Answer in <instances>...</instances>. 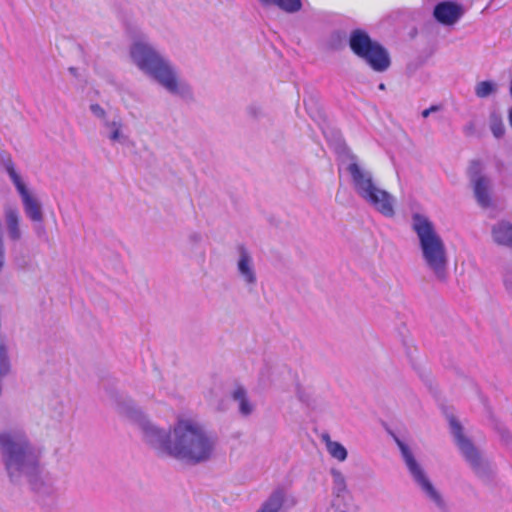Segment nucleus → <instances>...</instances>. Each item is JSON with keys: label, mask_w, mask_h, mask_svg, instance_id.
<instances>
[{"label": "nucleus", "mask_w": 512, "mask_h": 512, "mask_svg": "<svg viewBox=\"0 0 512 512\" xmlns=\"http://www.w3.org/2000/svg\"><path fill=\"white\" fill-rule=\"evenodd\" d=\"M147 434L159 441L160 454L166 453L179 460L199 463L207 460L213 451V440L192 419L178 418L172 438L155 427H149Z\"/></svg>", "instance_id": "obj_1"}, {"label": "nucleus", "mask_w": 512, "mask_h": 512, "mask_svg": "<svg viewBox=\"0 0 512 512\" xmlns=\"http://www.w3.org/2000/svg\"><path fill=\"white\" fill-rule=\"evenodd\" d=\"M131 56L141 70L152 75L168 91L178 92L179 81L174 69L151 46L137 42L131 49Z\"/></svg>", "instance_id": "obj_2"}, {"label": "nucleus", "mask_w": 512, "mask_h": 512, "mask_svg": "<svg viewBox=\"0 0 512 512\" xmlns=\"http://www.w3.org/2000/svg\"><path fill=\"white\" fill-rule=\"evenodd\" d=\"M413 230L419 238L427 265L436 274L441 275L446 267V251L444 243L435 232L433 224L427 217L415 214L413 216Z\"/></svg>", "instance_id": "obj_3"}, {"label": "nucleus", "mask_w": 512, "mask_h": 512, "mask_svg": "<svg viewBox=\"0 0 512 512\" xmlns=\"http://www.w3.org/2000/svg\"><path fill=\"white\" fill-rule=\"evenodd\" d=\"M347 170L352 177L357 193L362 198L372 204L382 214L386 216L394 214L391 196L374 184L369 173L363 171L355 162L349 164Z\"/></svg>", "instance_id": "obj_4"}, {"label": "nucleus", "mask_w": 512, "mask_h": 512, "mask_svg": "<svg viewBox=\"0 0 512 512\" xmlns=\"http://www.w3.org/2000/svg\"><path fill=\"white\" fill-rule=\"evenodd\" d=\"M349 46L374 71L384 72L390 67L391 60L387 50L377 41H373L364 30L355 29L351 32Z\"/></svg>", "instance_id": "obj_5"}, {"label": "nucleus", "mask_w": 512, "mask_h": 512, "mask_svg": "<svg viewBox=\"0 0 512 512\" xmlns=\"http://www.w3.org/2000/svg\"><path fill=\"white\" fill-rule=\"evenodd\" d=\"M6 170L22 197L27 216L34 222L42 221L43 215L41 207L37 200L34 199L26 189L25 184L22 182L20 176L15 171L14 164L10 157H8L6 162Z\"/></svg>", "instance_id": "obj_6"}, {"label": "nucleus", "mask_w": 512, "mask_h": 512, "mask_svg": "<svg viewBox=\"0 0 512 512\" xmlns=\"http://www.w3.org/2000/svg\"><path fill=\"white\" fill-rule=\"evenodd\" d=\"M0 445L7 454L6 468L10 475L13 470H20L24 464L28 445L26 442H16L9 434L0 435Z\"/></svg>", "instance_id": "obj_7"}, {"label": "nucleus", "mask_w": 512, "mask_h": 512, "mask_svg": "<svg viewBox=\"0 0 512 512\" xmlns=\"http://www.w3.org/2000/svg\"><path fill=\"white\" fill-rule=\"evenodd\" d=\"M399 446L405 459L406 465L408 466V469L413 475L414 479L418 482L422 489L430 496L431 499H433L436 503L441 504V495L436 491V489L433 487L429 479L426 477V475L416 462L410 450L402 443H399Z\"/></svg>", "instance_id": "obj_8"}, {"label": "nucleus", "mask_w": 512, "mask_h": 512, "mask_svg": "<svg viewBox=\"0 0 512 512\" xmlns=\"http://www.w3.org/2000/svg\"><path fill=\"white\" fill-rule=\"evenodd\" d=\"M453 433L456 437L457 445L466 460L475 468L481 464V456L473 443L463 435L462 426L454 418L450 421Z\"/></svg>", "instance_id": "obj_9"}, {"label": "nucleus", "mask_w": 512, "mask_h": 512, "mask_svg": "<svg viewBox=\"0 0 512 512\" xmlns=\"http://www.w3.org/2000/svg\"><path fill=\"white\" fill-rule=\"evenodd\" d=\"M462 14V6L452 1L438 3L433 11L434 18L444 25H453L460 19Z\"/></svg>", "instance_id": "obj_10"}, {"label": "nucleus", "mask_w": 512, "mask_h": 512, "mask_svg": "<svg viewBox=\"0 0 512 512\" xmlns=\"http://www.w3.org/2000/svg\"><path fill=\"white\" fill-rule=\"evenodd\" d=\"M493 240L501 246L512 248V224L501 221L492 228Z\"/></svg>", "instance_id": "obj_11"}, {"label": "nucleus", "mask_w": 512, "mask_h": 512, "mask_svg": "<svg viewBox=\"0 0 512 512\" xmlns=\"http://www.w3.org/2000/svg\"><path fill=\"white\" fill-rule=\"evenodd\" d=\"M5 222L9 238L17 241L21 238L20 215L15 207L5 209Z\"/></svg>", "instance_id": "obj_12"}, {"label": "nucleus", "mask_w": 512, "mask_h": 512, "mask_svg": "<svg viewBox=\"0 0 512 512\" xmlns=\"http://www.w3.org/2000/svg\"><path fill=\"white\" fill-rule=\"evenodd\" d=\"M474 194L478 203L482 207L491 205V197L489 193V181L484 176H479L474 181Z\"/></svg>", "instance_id": "obj_13"}, {"label": "nucleus", "mask_w": 512, "mask_h": 512, "mask_svg": "<svg viewBox=\"0 0 512 512\" xmlns=\"http://www.w3.org/2000/svg\"><path fill=\"white\" fill-rule=\"evenodd\" d=\"M322 441L325 443L329 454L338 461H344L347 458V450L339 442L332 441L329 434L324 433L321 436Z\"/></svg>", "instance_id": "obj_14"}, {"label": "nucleus", "mask_w": 512, "mask_h": 512, "mask_svg": "<svg viewBox=\"0 0 512 512\" xmlns=\"http://www.w3.org/2000/svg\"><path fill=\"white\" fill-rule=\"evenodd\" d=\"M239 250H240V259L238 262L239 271L245 277V279L248 283H253V282H255V275L250 266L251 258L243 246H241Z\"/></svg>", "instance_id": "obj_15"}, {"label": "nucleus", "mask_w": 512, "mask_h": 512, "mask_svg": "<svg viewBox=\"0 0 512 512\" xmlns=\"http://www.w3.org/2000/svg\"><path fill=\"white\" fill-rule=\"evenodd\" d=\"M285 494L283 490L277 489L262 505L259 512H278L284 503Z\"/></svg>", "instance_id": "obj_16"}, {"label": "nucleus", "mask_w": 512, "mask_h": 512, "mask_svg": "<svg viewBox=\"0 0 512 512\" xmlns=\"http://www.w3.org/2000/svg\"><path fill=\"white\" fill-rule=\"evenodd\" d=\"M263 5H276L287 13H295L301 10V0H259Z\"/></svg>", "instance_id": "obj_17"}, {"label": "nucleus", "mask_w": 512, "mask_h": 512, "mask_svg": "<svg viewBox=\"0 0 512 512\" xmlns=\"http://www.w3.org/2000/svg\"><path fill=\"white\" fill-rule=\"evenodd\" d=\"M234 398L240 402V410L244 415H248L252 407L250 406L247 398H246V391L239 387L234 391Z\"/></svg>", "instance_id": "obj_18"}, {"label": "nucleus", "mask_w": 512, "mask_h": 512, "mask_svg": "<svg viewBox=\"0 0 512 512\" xmlns=\"http://www.w3.org/2000/svg\"><path fill=\"white\" fill-rule=\"evenodd\" d=\"M490 128L496 138H501L505 134V126L501 117L492 114L490 117Z\"/></svg>", "instance_id": "obj_19"}, {"label": "nucleus", "mask_w": 512, "mask_h": 512, "mask_svg": "<svg viewBox=\"0 0 512 512\" xmlns=\"http://www.w3.org/2000/svg\"><path fill=\"white\" fill-rule=\"evenodd\" d=\"M493 91L494 85L489 81H482L476 87V95L481 98L487 97Z\"/></svg>", "instance_id": "obj_20"}, {"label": "nucleus", "mask_w": 512, "mask_h": 512, "mask_svg": "<svg viewBox=\"0 0 512 512\" xmlns=\"http://www.w3.org/2000/svg\"><path fill=\"white\" fill-rule=\"evenodd\" d=\"M107 126L111 129L110 139L116 141L120 138V130H121V122L120 121H112L107 123Z\"/></svg>", "instance_id": "obj_21"}, {"label": "nucleus", "mask_w": 512, "mask_h": 512, "mask_svg": "<svg viewBox=\"0 0 512 512\" xmlns=\"http://www.w3.org/2000/svg\"><path fill=\"white\" fill-rule=\"evenodd\" d=\"M481 173V163L480 161H473L469 167V174L471 177L479 176Z\"/></svg>", "instance_id": "obj_22"}, {"label": "nucleus", "mask_w": 512, "mask_h": 512, "mask_svg": "<svg viewBox=\"0 0 512 512\" xmlns=\"http://www.w3.org/2000/svg\"><path fill=\"white\" fill-rule=\"evenodd\" d=\"M90 108H91L92 112L94 114H96L97 116H99V117L105 116V111L99 104H92Z\"/></svg>", "instance_id": "obj_23"}, {"label": "nucleus", "mask_w": 512, "mask_h": 512, "mask_svg": "<svg viewBox=\"0 0 512 512\" xmlns=\"http://www.w3.org/2000/svg\"><path fill=\"white\" fill-rule=\"evenodd\" d=\"M438 109H439V107H438V106L433 105V106H431V107H429V108L425 109V110L422 112V116H423L424 118H427V117L429 116V114H431V112L437 111Z\"/></svg>", "instance_id": "obj_24"}, {"label": "nucleus", "mask_w": 512, "mask_h": 512, "mask_svg": "<svg viewBox=\"0 0 512 512\" xmlns=\"http://www.w3.org/2000/svg\"><path fill=\"white\" fill-rule=\"evenodd\" d=\"M509 123H510V126L512 127V108L509 111Z\"/></svg>", "instance_id": "obj_25"}, {"label": "nucleus", "mask_w": 512, "mask_h": 512, "mask_svg": "<svg viewBox=\"0 0 512 512\" xmlns=\"http://www.w3.org/2000/svg\"><path fill=\"white\" fill-rule=\"evenodd\" d=\"M379 88L383 90V89H385V85L382 83L379 85Z\"/></svg>", "instance_id": "obj_26"}]
</instances>
